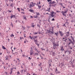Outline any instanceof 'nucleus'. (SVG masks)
I'll use <instances>...</instances> for the list:
<instances>
[{
    "label": "nucleus",
    "instance_id": "nucleus-1",
    "mask_svg": "<svg viewBox=\"0 0 75 75\" xmlns=\"http://www.w3.org/2000/svg\"><path fill=\"white\" fill-rule=\"evenodd\" d=\"M54 42H52L53 45V48L54 50H55L57 48V47L59 46V44L57 43V44L55 43V41H53Z\"/></svg>",
    "mask_w": 75,
    "mask_h": 75
},
{
    "label": "nucleus",
    "instance_id": "nucleus-2",
    "mask_svg": "<svg viewBox=\"0 0 75 75\" xmlns=\"http://www.w3.org/2000/svg\"><path fill=\"white\" fill-rule=\"evenodd\" d=\"M54 12L52 11V12H50V14L49 15L50 16H51V17L55 18V17H54L53 16V14H54Z\"/></svg>",
    "mask_w": 75,
    "mask_h": 75
},
{
    "label": "nucleus",
    "instance_id": "nucleus-3",
    "mask_svg": "<svg viewBox=\"0 0 75 75\" xmlns=\"http://www.w3.org/2000/svg\"><path fill=\"white\" fill-rule=\"evenodd\" d=\"M51 28H49V29H47L46 30V34H50L51 33Z\"/></svg>",
    "mask_w": 75,
    "mask_h": 75
},
{
    "label": "nucleus",
    "instance_id": "nucleus-4",
    "mask_svg": "<svg viewBox=\"0 0 75 75\" xmlns=\"http://www.w3.org/2000/svg\"><path fill=\"white\" fill-rule=\"evenodd\" d=\"M61 13L63 16H64L65 17V16H66V14H65V13L67 14V12H66V11H62V12H61Z\"/></svg>",
    "mask_w": 75,
    "mask_h": 75
},
{
    "label": "nucleus",
    "instance_id": "nucleus-5",
    "mask_svg": "<svg viewBox=\"0 0 75 75\" xmlns=\"http://www.w3.org/2000/svg\"><path fill=\"white\" fill-rule=\"evenodd\" d=\"M16 16L15 15L11 14V16L10 17L11 18H11H13V17H14V18L16 19Z\"/></svg>",
    "mask_w": 75,
    "mask_h": 75
},
{
    "label": "nucleus",
    "instance_id": "nucleus-6",
    "mask_svg": "<svg viewBox=\"0 0 75 75\" xmlns=\"http://www.w3.org/2000/svg\"><path fill=\"white\" fill-rule=\"evenodd\" d=\"M52 57H55V52H52Z\"/></svg>",
    "mask_w": 75,
    "mask_h": 75
},
{
    "label": "nucleus",
    "instance_id": "nucleus-7",
    "mask_svg": "<svg viewBox=\"0 0 75 75\" xmlns=\"http://www.w3.org/2000/svg\"><path fill=\"white\" fill-rule=\"evenodd\" d=\"M13 68H11L10 74H12V73H13Z\"/></svg>",
    "mask_w": 75,
    "mask_h": 75
},
{
    "label": "nucleus",
    "instance_id": "nucleus-8",
    "mask_svg": "<svg viewBox=\"0 0 75 75\" xmlns=\"http://www.w3.org/2000/svg\"><path fill=\"white\" fill-rule=\"evenodd\" d=\"M61 68H62V67H64L65 65H64V64L63 63H61Z\"/></svg>",
    "mask_w": 75,
    "mask_h": 75
},
{
    "label": "nucleus",
    "instance_id": "nucleus-9",
    "mask_svg": "<svg viewBox=\"0 0 75 75\" xmlns=\"http://www.w3.org/2000/svg\"><path fill=\"white\" fill-rule=\"evenodd\" d=\"M28 11H30V12H31V13H34V10H32L31 9L29 10Z\"/></svg>",
    "mask_w": 75,
    "mask_h": 75
},
{
    "label": "nucleus",
    "instance_id": "nucleus-10",
    "mask_svg": "<svg viewBox=\"0 0 75 75\" xmlns=\"http://www.w3.org/2000/svg\"><path fill=\"white\" fill-rule=\"evenodd\" d=\"M5 58H6L5 60H8V59H9V58L8 57V56L7 55L5 57Z\"/></svg>",
    "mask_w": 75,
    "mask_h": 75
},
{
    "label": "nucleus",
    "instance_id": "nucleus-11",
    "mask_svg": "<svg viewBox=\"0 0 75 75\" xmlns=\"http://www.w3.org/2000/svg\"><path fill=\"white\" fill-rule=\"evenodd\" d=\"M13 4V3H11V5H10V6L11 7H14V4Z\"/></svg>",
    "mask_w": 75,
    "mask_h": 75
},
{
    "label": "nucleus",
    "instance_id": "nucleus-12",
    "mask_svg": "<svg viewBox=\"0 0 75 75\" xmlns=\"http://www.w3.org/2000/svg\"><path fill=\"white\" fill-rule=\"evenodd\" d=\"M58 33H56L55 32H54V35H56L57 37H58Z\"/></svg>",
    "mask_w": 75,
    "mask_h": 75
},
{
    "label": "nucleus",
    "instance_id": "nucleus-13",
    "mask_svg": "<svg viewBox=\"0 0 75 75\" xmlns=\"http://www.w3.org/2000/svg\"><path fill=\"white\" fill-rule=\"evenodd\" d=\"M23 17H24V19L25 20H27V18H26V16L25 15H23Z\"/></svg>",
    "mask_w": 75,
    "mask_h": 75
},
{
    "label": "nucleus",
    "instance_id": "nucleus-14",
    "mask_svg": "<svg viewBox=\"0 0 75 75\" xmlns=\"http://www.w3.org/2000/svg\"><path fill=\"white\" fill-rule=\"evenodd\" d=\"M33 7V4H31V3L30 4V6L29 7V8H32V7Z\"/></svg>",
    "mask_w": 75,
    "mask_h": 75
},
{
    "label": "nucleus",
    "instance_id": "nucleus-15",
    "mask_svg": "<svg viewBox=\"0 0 75 75\" xmlns=\"http://www.w3.org/2000/svg\"><path fill=\"white\" fill-rule=\"evenodd\" d=\"M50 34L51 35H54V31H51Z\"/></svg>",
    "mask_w": 75,
    "mask_h": 75
},
{
    "label": "nucleus",
    "instance_id": "nucleus-16",
    "mask_svg": "<svg viewBox=\"0 0 75 75\" xmlns=\"http://www.w3.org/2000/svg\"><path fill=\"white\" fill-rule=\"evenodd\" d=\"M68 51V50L64 51V53H65V54H66V53H67V52ZM68 52H69V54H70V52L69 51H68Z\"/></svg>",
    "mask_w": 75,
    "mask_h": 75
},
{
    "label": "nucleus",
    "instance_id": "nucleus-17",
    "mask_svg": "<svg viewBox=\"0 0 75 75\" xmlns=\"http://www.w3.org/2000/svg\"><path fill=\"white\" fill-rule=\"evenodd\" d=\"M29 38H30L31 40H33V37H31V36H29Z\"/></svg>",
    "mask_w": 75,
    "mask_h": 75
},
{
    "label": "nucleus",
    "instance_id": "nucleus-18",
    "mask_svg": "<svg viewBox=\"0 0 75 75\" xmlns=\"http://www.w3.org/2000/svg\"><path fill=\"white\" fill-rule=\"evenodd\" d=\"M34 42H35V43L38 42V40H37V39L35 40H34Z\"/></svg>",
    "mask_w": 75,
    "mask_h": 75
},
{
    "label": "nucleus",
    "instance_id": "nucleus-19",
    "mask_svg": "<svg viewBox=\"0 0 75 75\" xmlns=\"http://www.w3.org/2000/svg\"><path fill=\"white\" fill-rule=\"evenodd\" d=\"M38 32H34L33 33V35H36L37 34H38Z\"/></svg>",
    "mask_w": 75,
    "mask_h": 75
},
{
    "label": "nucleus",
    "instance_id": "nucleus-20",
    "mask_svg": "<svg viewBox=\"0 0 75 75\" xmlns=\"http://www.w3.org/2000/svg\"><path fill=\"white\" fill-rule=\"evenodd\" d=\"M37 37H38V36H34L33 37L35 39H37Z\"/></svg>",
    "mask_w": 75,
    "mask_h": 75
},
{
    "label": "nucleus",
    "instance_id": "nucleus-21",
    "mask_svg": "<svg viewBox=\"0 0 75 75\" xmlns=\"http://www.w3.org/2000/svg\"><path fill=\"white\" fill-rule=\"evenodd\" d=\"M34 18H37V17H38V16L37 15H35L34 16Z\"/></svg>",
    "mask_w": 75,
    "mask_h": 75
},
{
    "label": "nucleus",
    "instance_id": "nucleus-22",
    "mask_svg": "<svg viewBox=\"0 0 75 75\" xmlns=\"http://www.w3.org/2000/svg\"><path fill=\"white\" fill-rule=\"evenodd\" d=\"M50 61H51V59H50L49 60V62H48V64H49V65L50 64H51V62H50Z\"/></svg>",
    "mask_w": 75,
    "mask_h": 75
},
{
    "label": "nucleus",
    "instance_id": "nucleus-23",
    "mask_svg": "<svg viewBox=\"0 0 75 75\" xmlns=\"http://www.w3.org/2000/svg\"><path fill=\"white\" fill-rule=\"evenodd\" d=\"M11 26H12V28H13V23H12V22H11Z\"/></svg>",
    "mask_w": 75,
    "mask_h": 75
},
{
    "label": "nucleus",
    "instance_id": "nucleus-24",
    "mask_svg": "<svg viewBox=\"0 0 75 75\" xmlns=\"http://www.w3.org/2000/svg\"><path fill=\"white\" fill-rule=\"evenodd\" d=\"M54 3H55V1H52L51 4H54Z\"/></svg>",
    "mask_w": 75,
    "mask_h": 75
},
{
    "label": "nucleus",
    "instance_id": "nucleus-25",
    "mask_svg": "<svg viewBox=\"0 0 75 75\" xmlns=\"http://www.w3.org/2000/svg\"><path fill=\"white\" fill-rule=\"evenodd\" d=\"M15 54L14 55H17V54H18V52H15Z\"/></svg>",
    "mask_w": 75,
    "mask_h": 75
},
{
    "label": "nucleus",
    "instance_id": "nucleus-26",
    "mask_svg": "<svg viewBox=\"0 0 75 75\" xmlns=\"http://www.w3.org/2000/svg\"><path fill=\"white\" fill-rule=\"evenodd\" d=\"M52 3V0H50V2L49 3V4H50Z\"/></svg>",
    "mask_w": 75,
    "mask_h": 75
},
{
    "label": "nucleus",
    "instance_id": "nucleus-27",
    "mask_svg": "<svg viewBox=\"0 0 75 75\" xmlns=\"http://www.w3.org/2000/svg\"><path fill=\"white\" fill-rule=\"evenodd\" d=\"M48 9H47V11L49 12L50 11V9H51V8H49V9L48 8H47Z\"/></svg>",
    "mask_w": 75,
    "mask_h": 75
},
{
    "label": "nucleus",
    "instance_id": "nucleus-28",
    "mask_svg": "<svg viewBox=\"0 0 75 75\" xmlns=\"http://www.w3.org/2000/svg\"><path fill=\"white\" fill-rule=\"evenodd\" d=\"M38 7L39 8V9H40V8H41V6L39 5H38Z\"/></svg>",
    "mask_w": 75,
    "mask_h": 75
},
{
    "label": "nucleus",
    "instance_id": "nucleus-29",
    "mask_svg": "<svg viewBox=\"0 0 75 75\" xmlns=\"http://www.w3.org/2000/svg\"><path fill=\"white\" fill-rule=\"evenodd\" d=\"M36 14H37V16H39L40 15V13L39 12L37 13V12L36 13Z\"/></svg>",
    "mask_w": 75,
    "mask_h": 75
},
{
    "label": "nucleus",
    "instance_id": "nucleus-30",
    "mask_svg": "<svg viewBox=\"0 0 75 75\" xmlns=\"http://www.w3.org/2000/svg\"><path fill=\"white\" fill-rule=\"evenodd\" d=\"M2 48H3L4 50H6V48L4 46H2Z\"/></svg>",
    "mask_w": 75,
    "mask_h": 75
},
{
    "label": "nucleus",
    "instance_id": "nucleus-31",
    "mask_svg": "<svg viewBox=\"0 0 75 75\" xmlns=\"http://www.w3.org/2000/svg\"><path fill=\"white\" fill-rule=\"evenodd\" d=\"M68 9L66 8L65 11H66V12H68Z\"/></svg>",
    "mask_w": 75,
    "mask_h": 75
},
{
    "label": "nucleus",
    "instance_id": "nucleus-32",
    "mask_svg": "<svg viewBox=\"0 0 75 75\" xmlns=\"http://www.w3.org/2000/svg\"><path fill=\"white\" fill-rule=\"evenodd\" d=\"M14 35H13V34H11V37H14Z\"/></svg>",
    "mask_w": 75,
    "mask_h": 75
},
{
    "label": "nucleus",
    "instance_id": "nucleus-33",
    "mask_svg": "<svg viewBox=\"0 0 75 75\" xmlns=\"http://www.w3.org/2000/svg\"><path fill=\"white\" fill-rule=\"evenodd\" d=\"M31 3L32 4L33 6H35V4H34V3H33V2H31Z\"/></svg>",
    "mask_w": 75,
    "mask_h": 75
},
{
    "label": "nucleus",
    "instance_id": "nucleus-34",
    "mask_svg": "<svg viewBox=\"0 0 75 75\" xmlns=\"http://www.w3.org/2000/svg\"><path fill=\"white\" fill-rule=\"evenodd\" d=\"M23 36L24 37H25V38L26 37V34H23Z\"/></svg>",
    "mask_w": 75,
    "mask_h": 75
},
{
    "label": "nucleus",
    "instance_id": "nucleus-35",
    "mask_svg": "<svg viewBox=\"0 0 75 75\" xmlns=\"http://www.w3.org/2000/svg\"><path fill=\"white\" fill-rule=\"evenodd\" d=\"M61 50L62 51H65V50L64 49L61 48Z\"/></svg>",
    "mask_w": 75,
    "mask_h": 75
},
{
    "label": "nucleus",
    "instance_id": "nucleus-36",
    "mask_svg": "<svg viewBox=\"0 0 75 75\" xmlns=\"http://www.w3.org/2000/svg\"><path fill=\"white\" fill-rule=\"evenodd\" d=\"M35 44H36L37 45H38V46H39L40 45V44L38 43H35Z\"/></svg>",
    "mask_w": 75,
    "mask_h": 75
},
{
    "label": "nucleus",
    "instance_id": "nucleus-37",
    "mask_svg": "<svg viewBox=\"0 0 75 75\" xmlns=\"http://www.w3.org/2000/svg\"><path fill=\"white\" fill-rule=\"evenodd\" d=\"M26 41H27V40L25 39V41H24V42L25 43H26Z\"/></svg>",
    "mask_w": 75,
    "mask_h": 75
},
{
    "label": "nucleus",
    "instance_id": "nucleus-38",
    "mask_svg": "<svg viewBox=\"0 0 75 75\" xmlns=\"http://www.w3.org/2000/svg\"><path fill=\"white\" fill-rule=\"evenodd\" d=\"M56 4H54V5H52V6H53V7H55L56 6Z\"/></svg>",
    "mask_w": 75,
    "mask_h": 75
},
{
    "label": "nucleus",
    "instance_id": "nucleus-39",
    "mask_svg": "<svg viewBox=\"0 0 75 75\" xmlns=\"http://www.w3.org/2000/svg\"><path fill=\"white\" fill-rule=\"evenodd\" d=\"M34 55L35 56V55H38V53H35Z\"/></svg>",
    "mask_w": 75,
    "mask_h": 75
},
{
    "label": "nucleus",
    "instance_id": "nucleus-40",
    "mask_svg": "<svg viewBox=\"0 0 75 75\" xmlns=\"http://www.w3.org/2000/svg\"><path fill=\"white\" fill-rule=\"evenodd\" d=\"M20 8H17V9L18 10V11H19V12H20Z\"/></svg>",
    "mask_w": 75,
    "mask_h": 75
},
{
    "label": "nucleus",
    "instance_id": "nucleus-41",
    "mask_svg": "<svg viewBox=\"0 0 75 75\" xmlns=\"http://www.w3.org/2000/svg\"><path fill=\"white\" fill-rule=\"evenodd\" d=\"M69 16L70 17H72V14H69Z\"/></svg>",
    "mask_w": 75,
    "mask_h": 75
},
{
    "label": "nucleus",
    "instance_id": "nucleus-42",
    "mask_svg": "<svg viewBox=\"0 0 75 75\" xmlns=\"http://www.w3.org/2000/svg\"><path fill=\"white\" fill-rule=\"evenodd\" d=\"M37 27H40V24H37Z\"/></svg>",
    "mask_w": 75,
    "mask_h": 75
},
{
    "label": "nucleus",
    "instance_id": "nucleus-43",
    "mask_svg": "<svg viewBox=\"0 0 75 75\" xmlns=\"http://www.w3.org/2000/svg\"><path fill=\"white\" fill-rule=\"evenodd\" d=\"M57 71V72H56V73H57V74H60V73L61 72H60L58 70Z\"/></svg>",
    "mask_w": 75,
    "mask_h": 75
},
{
    "label": "nucleus",
    "instance_id": "nucleus-44",
    "mask_svg": "<svg viewBox=\"0 0 75 75\" xmlns=\"http://www.w3.org/2000/svg\"><path fill=\"white\" fill-rule=\"evenodd\" d=\"M60 35L61 37H62V36H63L64 34H62V33L61 34H60Z\"/></svg>",
    "mask_w": 75,
    "mask_h": 75
},
{
    "label": "nucleus",
    "instance_id": "nucleus-45",
    "mask_svg": "<svg viewBox=\"0 0 75 75\" xmlns=\"http://www.w3.org/2000/svg\"><path fill=\"white\" fill-rule=\"evenodd\" d=\"M17 75H20V72H19V71H18L17 72Z\"/></svg>",
    "mask_w": 75,
    "mask_h": 75
},
{
    "label": "nucleus",
    "instance_id": "nucleus-46",
    "mask_svg": "<svg viewBox=\"0 0 75 75\" xmlns=\"http://www.w3.org/2000/svg\"><path fill=\"white\" fill-rule=\"evenodd\" d=\"M12 1V3L13 2V0H9V1H10H10Z\"/></svg>",
    "mask_w": 75,
    "mask_h": 75
},
{
    "label": "nucleus",
    "instance_id": "nucleus-47",
    "mask_svg": "<svg viewBox=\"0 0 75 75\" xmlns=\"http://www.w3.org/2000/svg\"><path fill=\"white\" fill-rule=\"evenodd\" d=\"M21 13H23V14H25V12H21Z\"/></svg>",
    "mask_w": 75,
    "mask_h": 75
},
{
    "label": "nucleus",
    "instance_id": "nucleus-48",
    "mask_svg": "<svg viewBox=\"0 0 75 75\" xmlns=\"http://www.w3.org/2000/svg\"><path fill=\"white\" fill-rule=\"evenodd\" d=\"M40 57H41V59H44V58H43V57H42V56H41V54H40Z\"/></svg>",
    "mask_w": 75,
    "mask_h": 75
},
{
    "label": "nucleus",
    "instance_id": "nucleus-49",
    "mask_svg": "<svg viewBox=\"0 0 75 75\" xmlns=\"http://www.w3.org/2000/svg\"><path fill=\"white\" fill-rule=\"evenodd\" d=\"M39 34H42V33H41V32H39Z\"/></svg>",
    "mask_w": 75,
    "mask_h": 75
},
{
    "label": "nucleus",
    "instance_id": "nucleus-50",
    "mask_svg": "<svg viewBox=\"0 0 75 75\" xmlns=\"http://www.w3.org/2000/svg\"><path fill=\"white\" fill-rule=\"evenodd\" d=\"M56 69L55 70V72H57L56 71H57L58 70V69H57V67H56Z\"/></svg>",
    "mask_w": 75,
    "mask_h": 75
},
{
    "label": "nucleus",
    "instance_id": "nucleus-51",
    "mask_svg": "<svg viewBox=\"0 0 75 75\" xmlns=\"http://www.w3.org/2000/svg\"><path fill=\"white\" fill-rule=\"evenodd\" d=\"M51 20L52 21H55V19L54 18H53Z\"/></svg>",
    "mask_w": 75,
    "mask_h": 75
},
{
    "label": "nucleus",
    "instance_id": "nucleus-52",
    "mask_svg": "<svg viewBox=\"0 0 75 75\" xmlns=\"http://www.w3.org/2000/svg\"><path fill=\"white\" fill-rule=\"evenodd\" d=\"M50 18H51V17L50 16H49V18L48 19V20H50Z\"/></svg>",
    "mask_w": 75,
    "mask_h": 75
},
{
    "label": "nucleus",
    "instance_id": "nucleus-53",
    "mask_svg": "<svg viewBox=\"0 0 75 75\" xmlns=\"http://www.w3.org/2000/svg\"><path fill=\"white\" fill-rule=\"evenodd\" d=\"M56 12L57 13H60V12H61V11H57Z\"/></svg>",
    "mask_w": 75,
    "mask_h": 75
},
{
    "label": "nucleus",
    "instance_id": "nucleus-54",
    "mask_svg": "<svg viewBox=\"0 0 75 75\" xmlns=\"http://www.w3.org/2000/svg\"><path fill=\"white\" fill-rule=\"evenodd\" d=\"M3 16H1L0 17V18L1 19V18H3Z\"/></svg>",
    "mask_w": 75,
    "mask_h": 75
},
{
    "label": "nucleus",
    "instance_id": "nucleus-55",
    "mask_svg": "<svg viewBox=\"0 0 75 75\" xmlns=\"http://www.w3.org/2000/svg\"><path fill=\"white\" fill-rule=\"evenodd\" d=\"M41 50H42V51H43V50H44V48H43V47H42L40 48Z\"/></svg>",
    "mask_w": 75,
    "mask_h": 75
},
{
    "label": "nucleus",
    "instance_id": "nucleus-56",
    "mask_svg": "<svg viewBox=\"0 0 75 75\" xmlns=\"http://www.w3.org/2000/svg\"><path fill=\"white\" fill-rule=\"evenodd\" d=\"M71 23H74V20H71Z\"/></svg>",
    "mask_w": 75,
    "mask_h": 75
},
{
    "label": "nucleus",
    "instance_id": "nucleus-57",
    "mask_svg": "<svg viewBox=\"0 0 75 75\" xmlns=\"http://www.w3.org/2000/svg\"><path fill=\"white\" fill-rule=\"evenodd\" d=\"M23 70H21V72L22 74V73H23Z\"/></svg>",
    "mask_w": 75,
    "mask_h": 75
},
{
    "label": "nucleus",
    "instance_id": "nucleus-58",
    "mask_svg": "<svg viewBox=\"0 0 75 75\" xmlns=\"http://www.w3.org/2000/svg\"><path fill=\"white\" fill-rule=\"evenodd\" d=\"M34 26H35V25H32L31 26L32 27H33L34 28Z\"/></svg>",
    "mask_w": 75,
    "mask_h": 75
},
{
    "label": "nucleus",
    "instance_id": "nucleus-59",
    "mask_svg": "<svg viewBox=\"0 0 75 75\" xmlns=\"http://www.w3.org/2000/svg\"><path fill=\"white\" fill-rule=\"evenodd\" d=\"M67 40H68V39H65V40H64V41H65V42H67Z\"/></svg>",
    "mask_w": 75,
    "mask_h": 75
},
{
    "label": "nucleus",
    "instance_id": "nucleus-60",
    "mask_svg": "<svg viewBox=\"0 0 75 75\" xmlns=\"http://www.w3.org/2000/svg\"><path fill=\"white\" fill-rule=\"evenodd\" d=\"M48 22H49L50 24L51 23V22H50V21L49 20H48Z\"/></svg>",
    "mask_w": 75,
    "mask_h": 75
},
{
    "label": "nucleus",
    "instance_id": "nucleus-61",
    "mask_svg": "<svg viewBox=\"0 0 75 75\" xmlns=\"http://www.w3.org/2000/svg\"><path fill=\"white\" fill-rule=\"evenodd\" d=\"M8 12H9V13H11V11H10V10H8Z\"/></svg>",
    "mask_w": 75,
    "mask_h": 75
},
{
    "label": "nucleus",
    "instance_id": "nucleus-62",
    "mask_svg": "<svg viewBox=\"0 0 75 75\" xmlns=\"http://www.w3.org/2000/svg\"><path fill=\"white\" fill-rule=\"evenodd\" d=\"M28 58H29V60H31V58H30V57H28Z\"/></svg>",
    "mask_w": 75,
    "mask_h": 75
},
{
    "label": "nucleus",
    "instance_id": "nucleus-63",
    "mask_svg": "<svg viewBox=\"0 0 75 75\" xmlns=\"http://www.w3.org/2000/svg\"><path fill=\"white\" fill-rule=\"evenodd\" d=\"M59 34H61L62 33V31H59Z\"/></svg>",
    "mask_w": 75,
    "mask_h": 75
},
{
    "label": "nucleus",
    "instance_id": "nucleus-64",
    "mask_svg": "<svg viewBox=\"0 0 75 75\" xmlns=\"http://www.w3.org/2000/svg\"><path fill=\"white\" fill-rule=\"evenodd\" d=\"M35 50H36V51H37L38 50H37V49L36 48V47H35Z\"/></svg>",
    "mask_w": 75,
    "mask_h": 75
}]
</instances>
